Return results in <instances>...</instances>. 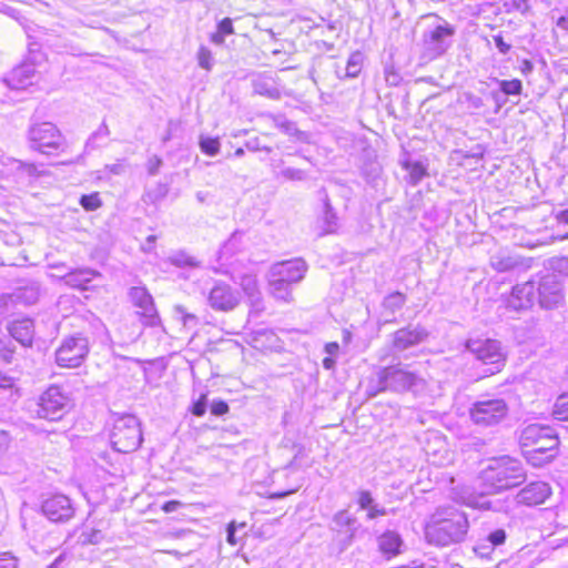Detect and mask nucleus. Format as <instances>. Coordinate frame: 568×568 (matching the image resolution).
Instances as JSON below:
<instances>
[{
    "label": "nucleus",
    "mask_w": 568,
    "mask_h": 568,
    "mask_svg": "<svg viewBox=\"0 0 568 568\" xmlns=\"http://www.w3.org/2000/svg\"><path fill=\"white\" fill-rule=\"evenodd\" d=\"M551 494L545 481H532L520 489L514 497L517 505L536 506L542 504Z\"/></svg>",
    "instance_id": "nucleus-18"
},
{
    "label": "nucleus",
    "mask_w": 568,
    "mask_h": 568,
    "mask_svg": "<svg viewBox=\"0 0 568 568\" xmlns=\"http://www.w3.org/2000/svg\"><path fill=\"white\" fill-rule=\"evenodd\" d=\"M243 290L246 292V294L251 297H254L258 294L256 281L255 278L248 276L243 280Z\"/></svg>",
    "instance_id": "nucleus-45"
},
{
    "label": "nucleus",
    "mask_w": 568,
    "mask_h": 568,
    "mask_svg": "<svg viewBox=\"0 0 568 568\" xmlns=\"http://www.w3.org/2000/svg\"><path fill=\"white\" fill-rule=\"evenodd\" d=\"M493 40L500 53L506 54L509 52L511 45L504 41L501 34L494 36Z\"/></svg>",
    "instance_id": "nucleus-52"
},
{
    "label": "nucleus",
    "mask_w": 568,
    "mask_h": 568,
    "mask_svg": "<svg viewBox=\"0 0 568 568\" xmlns=\"http://www.w3.org/2000/svg\"><path fill=\"white\" fill-rule=\"evenodd\" d=\"M200 148L203 153L214 156L220 152V141L214 138H202L200 141Z\"/></svg>",
    "instance_id": "nucleus-38"
},
{
    "label": "nucleus",
    "mask_w": 568,
    "mask_h": 568,
    "mask_svg": "<svg viewBox=\"0 0 568 568\" xmlns=\"http://www.w3.org/2000/svg\"><path fill=\"white\" fill-rule=\"evenodd\" d=\"M41 509L43 515L53 523H65L74 516L71 499L62 494H55L44 499Z\"/></svg>",
    "instance_id": "nucleus-14"
},
{
    "label": "nucleus",
    "mask_w": 568,
    "mask_h": 568,
    "mask_svg": "<svg viewBox=\"0 0 568 568\" xmlns=\"http://www.w3.org/2000/svg\"><path fill=\"white\" fill-rule=\"evenodd\" d=\"M253 90L256 94L266 97L272 100L281 98V91L276 87L273 78L266 75H258L253 80Z\"/></svg>",
    "instance_id": "nucleus-23"
},
{
    "label": "nucleus",
    "mask_w": 568,
    "mask_h": 568,
    "mask_svg": "<svg viewBox=\"0 0 568 568\" xmlns=\"http://www.w3.org/2000/svg\"><path fill=\"white\" fill-rule=\"evenodd\" d=\"M70 407L69 395L58 385H51L40 396L37 415L51 422L60 420Z\"/></svg>",
    "instance_id": "nucleus-9"
},
{
    "label": "nucleus",
    "mask_w": 568,
    "mask_h": 568,
    "mask_svg": "<svg viewBox=\"0 0 568 568\" xmlns=\"http://www.w3.org/2000/svg\"><path fill=\"white\" fill-rule=\"evenodd\" d=\"M467 349L473 353L484 365L487 375H494L501 369L505 363V354L500 343L496 339H469L466 343Z\"/></svg>",
    "instance_id": "nucleus-10"
},
{
    "label": "nucleus",
    "mask_w": 568,
    "mask_h": 568,
    "mask_svg": "<svg viewBox=\"0 0 568 568\" xmlns=\"http://www.w3.org/2000/svg\"><path fill=\"white\" fill-rule=\"evenodd\" d=\"M357 503L359 508L367 511L368 519H375L379 516H385L387 510L375 503L368 490H359Z\"/></svg>",
    "instance_id": "nucleus-24"
},
{
    "label": "nucleus",
    "mask_w": 568,
    "mask_h": 568,
    "mask_svg": "<svg viewBox=\"0 0 568 568\" xmlns=\"http://www.w3.org/2000/svg\"><path fill=\"white\" fill-rule=\"evenodd\" d=\"M197 61L201 68L211 70L213 64L212 52L207 48L201 47L197 52Z\"/></svg>",
    "instance_id": "nucleus-40"
},
{
    "label": "nucleus",
    "mask_w": 568,
    "mask_h": 568,
    "mask_svg": "<svg viewBox=\"0 0 568 568\" xmlns=\"http://www.w3.org/2000/svg\"><path fill=\"white\" fill-rule=\"evenodd\" d=\"M89 354V341L82 334L63 338L55 351V362L60 367H79Z\"/></svg>",
    "instance_id": "nucleus-11"
},
{
    "label": "nucleus",
    "mask_w": 568,
    "mask_h": 568,
    "mask_svg": "<svg viewBox=\"0 0 568 568\" xmlns=\"http://www.w3.org/2000/svg\"><path fill=\"white\" fill-rule=\"evenodd\" d=\"M334 523L339 527L351 526L355 523V518H353L346 510H342L334 516Z\"/></svg>",
    "instance_id": "nucleus-44"
},
{
    "label": "nucleus",
    "mask_w": 568,
    "mask_h": 568,
    "mask_svg": "<svg viewBox=\"0 0 568 568\" xmlns=\"http://www.w3.org/2000/svg\"><path fill=\"white\" fill-rule=\"evenodd\" d=\"M80 204L85 211H94L102 205L99 193L94 192L91 194L82 195Z\"/></svg>",
    "instance_id": "nucleus-39"
},
{
    "label": "nucleus",
    "mask_w": 568,
    "mask_h": 568,
    "mask_svg": "<svg viewBox=\"0 0 568 568\" xmlns=\"http://www.w3.org/2000/svg\"><path fill=\"white\" fill-rule=\"evenodd\" d=\"M0 568H19V559L11 552H0Z\"/></svg>",
    "instance_id": "nucleus-43"
},
{
    "label": "nucleus",
    "mask_w": 568,
    "mask_h": 568,
    "mask_svg": "<svg viewBox=\"0 0 568 568\" xmlns=\"http://www.w3.org/2000/svg\"><path fill=\"white\" fill-rule=\"evenodd\" d=\"M536 283L527 281L513 287L507 306L515 311H524L532 307L536 301Z\"/></svg>",
    "instance_id": "nucleus-17"
},
{
    "label": "nucleus",
    "mask_w": 568,
    "mask_h": 568,
    "mask_svg": "<svg viewBox=\"0 0 568 568\" xmlns=\"http://www.w3.org/2000/svg\"><path fill=\"white\" fill-rule=\"evenodd\" d=\"M428 336L427 331L417 325L408 326L396 331L393 334L392 345L396 352H404L409 347L416 346L424 342Z\"/></svg>",
    "instance_id": "nucleus-19"
},
{
    "label": "nucleus",
    "mask_w": 568,
    "mask_h": 568,
    "mask_svg": "<svg viewBox=\"0 0 568 568\" xmlns=\"http://www.w3.org/2000/svg\"><path fill=\"white\" fill-rule=\"evenodd\" d=\"M339 351V345L336 342H331L325 345V352L331 356L337 355Z\"/></svg>",
    "instance_id": "nucleus-56"
},
{
    "label": "nucleus",
    "mask_w": 568,
    "mask_h": 568,
    "mask_svg": "<svg viewBox=\"0 0 568 568\" xmlns=\"http://www.w3.org/2000/svg\"><path fill=\"white\" fill-rule=\"evenodd\" d=\"M518 260L508 253L500 251L490 257V265L497 272H507L518 266Z\"/></svg>",
    "instance_id": "nucleus-28"
},
{
    "label": "nucleus",
    "mask_w": 568,
    "mask_h": 568,
    "mask_svg": "<svg viewBox=\"0 0 568 568\" xmlns=\"http://www.w3.org/2000/svg\"><path fill=\"white\" fill-rule=\"evenodd\" d=\"M278 178H282L286 181L300 182V181H305L307 179V173L301 169L287 166V168H283L278 172Z\"/></svg>",
    "instance_id": "nucleus-36"
},
{
    "label": "nucleus",
    "mask_w": 568,
    "mask_h": 568,
    "mask_svg": "<svg viewBox=\"0 0 568 568\" xmlns=\"http://www.w3.org/2000/svg\"><path fill=\"white\" fill-rule=\"evenodd\" d=\"M245 148L247 150H250V151H253V152L258 151V150H263V151H266L267 153H270L272 151L271 148H268V146L261 148L258 145L257 141H247L245 143Z\"/></svg>",
    "instance_id": "nucleus-55"
},
{
    "label": "nucleus",
    "mask_w": 568,
    "mask_h": 568,
    "mask_svg": "<svg viewBox=\"0 0 568 568\" xmlns=\"http://www.w3.org/2000/svg\"><path fill=\"white\" fill-rule=\"evenodd\" d=\"M455 33V27L445 20L430 26L423 34L425 57L434 60L445 54L453 44Z\"/></svg>",
    "instance_id": "nucleus-8"
},
{
    "label": "nucleus",
    "mask_w": 568,
    "mask_h": 568,
    "mask_svg": "<svg viewBox=\"0 0 568 568\" xmlns=\"http://www.w3.org/2000/svg\"><path fill=\"white\" fill-rule=\"evenodd\" d=\"M406 302V297L400 292H394L387 295L383 301V307L392 315L399 311Z\"/></svg>",
    "instance_id": "nucleus-31"
},
{
    "label": "nucleus",
    "mask_w": 568,
    "mask_h": 568,
    "mask_svg": "<svg viewBox=\"0 0 568 568\" xmlns=\"http://www.w3.org/2000/svg\"><path fill=\"white\" fill-rule=\"evenodd\" d=\"M181 505L182 504L178 500H169L163 504L162 510L165 513H173V511L178 510L181 507Z\"/></svg>",
    "instance_id": "nucleus-53"
},
{
    "label": "nucleus",
    "mask_w": 568,
    "mask_h": 568,
    "mask_svg": "<svg viewBox=\"0 0 568 568\" xmlns=\"http://www.w3.org/2000/svg\"><path fill=\"white\" fill-rule=\"evenodd\" d=\"M217 31H220L224 37L233 34V22L230 18H224L222 21L217 24Z\"/></svg>",
    "instance_id": "nucleus-47"
},
{
    "label": "nucleus",
    "mask_w": 568,
    "mask_h": 568,
    "mask_svg": "<svg viewBox=\"0 0 568 568\" xmlns=\"http://www.w3.org/2000/svg\"><path fill=\"white\" fill-rule=\"evenodd\" d=\"M557 27L568 32V17H560L557 21Z\"/></svg>",
    "instance_id": "nucleus-62"
},
{
    "label": "nucleus",
    "mask_w": 568,
    "mask_h": 568,
    "mask_svg": "<svg viewBox=\"0 0 568 568\" xmlns=\"http://www.w3.org/2000/svg\"><path fill=\"white\" fill-rule=\"evenodd\" d=\"M480 478L488 493H493L520 485L526 475L519 460L503 456L490 460L481 470Z\"/></svg>",
    "instance_id": "nucleus-2"
},
{
    "label": "nucleus",
    "mask_w": 568,
    "mask_h": 568,
    "mask_svg": "<svg viewBox=\"0 0 568 568\" xmlns=\"http://www.w3.org/2000/svg\"><path fill=\"white\" fill-rule=\"evenodd\" d=\"M519 443L525 454H546L556 449L558 438L549 426L530 424L520 432Z\"/></svg>",
    "instance_id": "nucleus-6"
},
{
    "label": "nucleus",
    "mask_w": 568,
    "mask_h": 568,
    "mask_svg": "<svg viewBox=\"0 0 568 568\" xmlns=\"http://www.w3.org/2000/svg\"><path fill=\"white\" fill-rule=\"evenodd\" d=\"M18 169L26 172L29 176H37L40 174L38 166L34 163L18 162Z\"/></svg>",
    "instance_id": "nucleus-49"
},
{
    "label": "nucleus",
    "mask_w": 568,
    "mask_h": 568,
    "mask_svg": "<svg viewBox=\"0 0 568 568\" xmlns=\"http://www.w3.org/2000/svg\"><path fill=\"white\" fill-rule=\"evenodd\" d=\"M98 275V272L91 270V268H81L73 272L68 273L64 276V281L68 285L85 290L88 283L91 282V280Z\"/></svg>",
    "instance_id": "nucleus-25"
},
{
    "label": "nucleus",
    "mask_w": 568,
    "mask_h": 568,
    "mask_svg": "<svg viewBox=\"0 0 568 568\" xmlns=\"http://www.w3.org/2000/svg\"><path fill=\"white\" fill-rule=\"evenodd\" d=\"M404 168L408 171V179L413 185H416L425 176L426 170L420 162H405Z\"/></svg>",
    "instance_id": "nucleus-32"
},
{
    "label": "nucleus",
    "mask_w": 568,
    "mask_h": 568,
    "mask_svg": "<svg viewBox=\"0 0 568 568\" xmlns=\"http://www.w3.org/2000/svg\"><path fill=\"white\" fill-rule=\"evenodd\" d=\"M363 60H364V57L359 51L353 52L347 60V64L345 67V73L341 74L338 71H336L337 77L341 79L356 78L362 70Z\"/></svg>",
    "instance_id": "nucleus-29"
},
{
    "label": "nucleus",
    "mask_w": 568,
    "mask_h": 568,
    "mask_svg": "<svg viewBox=\"0 0 568 568\" xmlns=\"http://www.w3.org/2000/svg\"><path fill=\"white\" fill-rule=\"evenodd\" d=\"M500 91L506 95H520L523 91V83L518 79L513 80H497Z\"/></svg>",
    "instance_id": "nucleus-35"
},
{
    "label": "nucleus",
    "mask_w": 568,
    "mask_h": 568,
    "mask_svg": "<svg viewBox=\"0 0 568 568\" xmlns=\"http://www.w3.org/2000/svg\"><path fill=\"white\" fill-rule=\"evenodd\" d=\"M423 379L415 373L405 369L400 365L381 367L376 372V385L374 381L369 384V395L375 396L381 392H405L418 387Z\"/></svg>",
    "instance_id": "nucleus-3"
},
{
    "label": "nucleus",
    "mask_w": 568,
    "mask_h": 568,
    "mask_svg": "<svg viewBox=\"0 0 568 568\" xmlns=\"http://www.w3.org/2000/svg\"><path fill=\"white\" fill-rule=\"evenodd\" d=\"M506 538L507 534L505 529L498 528L488 534L487 541H489L491 546L497 547L503 545L506 541Z\"/></svg>",
    "instance_id": "nucleus-42"
},
{
    "label": "nucleus",
    "mask_w": 568,
    "mask_h": 568,
    "mask_svg": "<svg viewBox=\"0 0 568 568\" xmlns=\"http://www.w3.org/2000/svg\"><path fill=\"white\" fill-rule=\"evenodd\" d=\"M556 268L560 273H565L566 275H568V257H561L560 260H558Z\"/></svg>",
    "instance_id": "nucleus-59"
},
{
    "label": "nucleus",
    "mask_w": 568,
    "mask_h": 568,
    "mask_svg": "<svg viewBox=\"0 0 568 568\" xmlns=\"http://www.w3.org/2000/svg\"><path fill=\"white\" fill-rule=\"evenodd\" d=\"M552 415L558 420H568V393L557 397L552 407Z\"/></svg>",
    "instance_id": "nucleus-33"
},
{
    "label": "nucleus",
    "mask_w": 568,
    "mask_h": 568,
    "mask_svg": "<svg viewBox=\"0 0 568 568\" xmlns=\"http://www.w3.org/2000/svg\"><path fill=\"white\" fill-rule=\"evenodd\" d=\"M104 536L100 529L94 528H85L81 535L80 539L82 544L85 545H97L103 540Z\"/></svg>",
    "instance_id": "nucleus-37"
},
{
    "label": "nucleus",
    "mask_w": 568,
    "mask_h": 568,
    "mask_svg": "<svg viewBox=\"0 0 568 568\" xmlns=\"http://www.w3.org/2000/svg\"><path fill=\"white\" fill-rule=\"evenodd\" d=\"M560 220L565 223H568V209L567 210H564L561 213H560Z\"/></svg>",
    "instance_id": "nucleus-64"
},
{
    "label": "nucleus",
    "mask_w": 568,
    "mask_h": 568,
    "mask_svg": "<svg viewBox=\"0 0 568 568\" xmlns=\"http://www.w3.org/2000/svg\"><path fill=\"white\" fill-rule=\"evenodd\" d=\"M110 440L112 447L123 454L136 450L142 440V430L139 419L134 415H122L113 423Z\"/></svg>",
    "instance_id": "nucleus-4"
},
{
    "label": "nucleus",
    "mask_w": 568,
    "mask_h": 568,
    "mask_svg": "<svg viewBox=\"0 0 568 568\" xmlns=\"http://www.w3.org/2000/svg\"><path fill=\"white\" fill-rule=\"evenodd\" d=\"M268 285L271 294L281 301L288 302L291 300L292 284L282 281L276 282L274 276L268 274Z\"/></svg>",
    "instance_id": "nucleus-30"
},
{
    "label": "nucleus",
    "mask_w": 568,
    "mask_h": 568,
    "mask_svg": "<svg viewBox=\"0 0 568 568\" xmlns=\"http://www.w3.org/2000/svg\"><path fill=\"white\" fill-rule=\"evenodd\" d=\"M131 303L140 310L139 314L144 318V324L155 326L159 316L154 307L153 298L145 287L133 286L129 290Z\"/></svg>",
    "instance_id": "nucleus-15"
},
{
    "label": "nucleus",
    "mask_w": 568,
    "mask_h": 568,
    "mask_svg": "<svg viewBox=\"0 0 568 568\" xmlns=\"http://www.w3.org/2000/svg\"><path fill=\"white\" fill-rule=\"evenodd\" d=\"M34 78L36 69L33 64L24 62L14 68L4 81L9 88L14 90H22L28 85H31Z\"/></svg>",
    "instance_id": "nucleus-20"
},
{
    "label": "nucleus",
    "mask_w": 568,
    "mask_h": 568,
    "mask_svg": "<svg viewBox=\"0 0 568 568\" xmlns=\"http://www.w3.org/2000/svg\"><path fill=\"white\" fill-rule=\"evenodd\" d=\"M206 412V398L205 395L201 396V398L194 403L192 413L195 416H203Z\"/></svg>",
    "instance_id": "nucleus-51"
},
{
    "label": "nucleus",
    "mask_w": 568,
    "mask_h": 568,
    "mask_svg": "<svg viewBox=\"0 0 568 568\" xmlns=\"http://www.w3.org/2000/svg\"><path fill=\"white\" fill-rule=\"evenodd\" d=\"M538 301L542 308L552 310L564 302L562 284L554 274H547L536 285Z\"/></svg>",
    "instance_id": "nucleus-12"
},
{
    "label": "nucleus",
    "mask_w": 568,
    "mask_h": 568,
    "mask_svg": "<svg viewBox=\"0 0 568 568\" xmlns=\"http://www.w3.org/2000/svg\"><path fill=\"white\" fill-rule=\"evenodd\" d=\"M377 545L379 551L389 559L402 552L404 541L398 532L387 530L377 538Z\"/></svg>",
    "instance_id": "nucleus-21"
},
{
    "label": "nucleus",
    "mask_w": 568,
    "mask_h": 568,
    "mask_svg": "<svg viewBox=\"0 0 568 568\" xmlns=\"http://www.w3.org/2000/svg\"><path fill=\"white\" fill-rule=\"evenodd\" d=\"M171 262H172V264H174L176 266H196L197 265V262L195 261L194 257H192L183 252L174 254L171 257Z\"/></svg>",
    "instance_id": "nucleus-41"
},
{
    "label": "nucleus",
    "mask_w": 568,
    "mask_h": 568,
    "mask_svg": "<svg viewBox=\"0 0 568 568\" xmlns=\"http://www.w3.org/2000/svg\"><path fill=\"white\" fill-rule=\"evenodd\" d=\"M306 270V263L301 258H295L275 263L268 274L274 276L276 282L282 281L293 285L304 277Z\"/></svg>",
    "instance_id": "nucleus-16"
},
{
    "label": "nucleus",
    "mask_w": 568,
    "mask_h": 568,
    "mask_svg": "<svg viewBox=\"0 0 568 568\" xmlns=\"http://www.w3.org/2000/svg\"><path fill=\"white\" fill-rule=\"evenodd\" d=\"M229 412V405L223 400H214L211 405V413L215 416H222Z\"/></svg>",
    "instance_id": "nucleus-48"
},
{
    "label": "nucleus",
    "mask_w": 568,
    "mask_h": 568,
    "mask_svg": "<svg viewBox=\"0 0 568 568\" xmlns=\"http://www.w3.org/2000/svg\"><path fill=\"white\" fill-rule=\"evenodd\" d=\"M459 102L470 112H476L485 105L484 100L479 95L468 91L460 95Z\"/></svg>",
    "instance_id": "nucleus-34"
},
{
    "label": "nucleus",
    "mask_w": 568,
    "mask_h": 568,
    "mask_svg": "<svg viewBox=\"0 0 568 568\" xmlns=\"http://www.w3.org/2000/svg\"><path fill=\"white\" fill-rule=\"evenodd\" d=\"M469 528L465 513L448 508L437 511L430 524L426 526V538L430 544L448 546L465 539Z\"/></svg>",
    "instance_id": "nucleus-1"
},
{
    "label": "nucleus",
    "mask_w": 568,
    "mask_h": 568,
    "mask_svg": "<svg viewBox=\"0 0 568 568\" xmlns=\"http://www.w3.org/2000/svg\"><path fill=\"white\" fill-rule=\"evenodd\" d=\"M162 165V160L158 155H153L148 161V171L149 174L155 175L159 172V169Z\"/></svg>",
    "instance_id": "nucleus-50"
},
{
    "label": "nucleus",
    "mask_w": 568,
    "mask_h": 568,
    "mask_svg": "<svg viewBox=\"0 0 568 568\" xmlns=\"http://www.w3.org/2000/svg\"><path fill=\"white\" fill-rule=\"evenodd\" d=\"M227 542L231 545H236L235 524L234 523H231L227 526Z\"/></svg>",
    "instance_id": "nucleus-58"
},
{
    "label": "nucleus",
    "mask_w": 568,
    "mask_h": 568,
    "mask_svg": "<svg viewBox=\"0 0 568 568\" xmlns=\"http://www.w3.org/2000/svg\"><path fill=\"white\" fill-rule=\"evenodd\" d=\"M508 414V405L503 398L483 396L469 408L471 422L479 427L498 425Z\"/></svg>",
    "instance_id": "nucleus-7"
},
{
    "label": "nucleus",
    "mask_w": 568,
    "mask_h": 568,
    "mask_svg": "<svg viewBox=\"0 0 568 568\" xmlns=\"http://www.w3.org/2000/svg\"><path fill=\"white\" fill-rule=\"evenodd\" d=\"M10 335L23 346H30L33 341L34 326L30 318H22L10 323Z\"/></svg>",
    "instance_id": "nucleus-22"
},
{
    "label": "nucleus",
    "mask_w": 568,
    "mask_h": 568,
    "mask_svg": "<svg viewBox=\"0 0 568 568\" xmlns=\"http://www.w3.org/2000/svg\"><path fill=\"white\" fill-rule=\"evenodd\" d=\"M124 169H125V165L123 162H118V163H114L111 165H105V170H108L109 172L116 174V175L122 174L124 172Z\"/></svg>",
    "instance_id": "nucleus-54"
},
{
    "label": "nucleus",
    "mask_w": 568,
    "mask_h": 568,
    "mask_svg": "<svg viewBox=\"0 0 568 568\" xmlns=\"http://www.w3.org/2000/svg\"><path fill=\"white\" fill-rule=\"evenodd\" d=\"M276 126L285 132L286 134L293 135L297 132V129L295 124L288 120L285 119H278L276 120Z\"/></svg>",
    "instance_id": "nucleus-46"
},
{
    "label": "nucleus",
    "mask_w": 568,
    "mask_h": 568,
    "mask_svg": "<svg viewBox=\"0 0 568 568\" xmlns=\"http://www.w3.org/2000/svg\"><path fill=\"white\" fill-rule=\"evenodd\" d=\"M209 305L221 312L234 310L240 303V293L225 282H215L209 291Z\"/></svg>",
    "instance_id": "nucleus-13"
},
{
    "label": "nucleus",
    "mask_w": 568,
    "mask_h": 568,
    "mask_svg": "<svg viewBox=\"0 0 568 568\" xmlns=\"http://www.w3.org/2000/svg\"><path fill=\"white\" fill-rule=\"evenodd\" d=\"M19 397L20 394L16 387L13 378L0 371V400L4 403H14Z\"/></svg>",
    "instance_id": "nucleus-26"
},
{
    "label": "nucleus",
    "mask_w": 568,
    "mask_h": 568,
    "mask_svg": "<svg viewBox=\"0 0 568 568\" xmlns=\"http://www.w3.org/2000/svg\"><path fill=\"white\" fill-rule=\"evenodd\" d=\"M337 221H338L337 215H336L335 211L333 210V207L329 203V200L326 196L324 200L323 216L321 219L322 234L334 233L338 225Z\"/></svg>",
    "instance_id": "nucleus-27"
},
{
    "label": "nucleus",
    "mask_w": 568,
    "mask_h": 568,
    "mask_svg": "<svg viewBox=\"0 0 568 568\" xmlns=\"http://www.w3.org/2000/svg\"><path fill=\"white\" fill-rule=\"evenodd\" d=\"M110 133L109 128L105 123H102L101 126L92 134L90 140H94L99 136H108Z\"/></svg>",
    "instance_id": "nucleus-57"
},
{
    "label": "nucleus",
    "mask_w": 568,
    "mask_h": 568,
    "mask_svg": "<svg viewBox=\"0 0 568 568\" xmlns=\"http://www.w3.org/2000/svg\"><path fill=\"white\" fill-rule=\"evenodd\" d=\"M224 40H225V37L220 31H216L215 33H213L211 36V41L214 44L221 45L224 43Z\"/></svg>",
    "instance_id": "nucleus-60"
},
{
    "label": "nucleus",
    "mask_w": 568,
    "mask_h": 568,
    "mask_svg": "<svg viewBox=\"0 0 568 568\" xmlns=\"http://www.w3.org/2000/svg\"><path fill=\"white\" fill-rule=\"evenodd\" d=\"M335 364H336L335 359L331 356L325 357L323 359V366L325 369H333L335 367Z\"/></svg>",
    "instance_id": "nucleus-61"
},
{
    "label": "nucleus",
    "mask_w": 568,
    "mask_h": 568,
    "mask_svg": "<svg viewBox=\"0 0 568 568\" xmlns=\"http://www.w3.org/2000/svg\"><path fill=\"white\" fill-rule=\"evenodd\" d=\"M236 241V234H233L232 237L224 244L222 252L225 253Z\"/></svg>",
    "instance_id": "nucleus-63"
},
{
    "label": "nucleus",
    "mask_w": 568,
    "mask_h": 568,
    "mask_svg": "<svg viewBox=\"0 0 568 568\" xmlns=\"http://www.w3.org/2000/svg\"><path fill=\"white\" fill-rule=\"evenodd\" d=\"M27 139L30 149L42 154H53L63 151L65 139L52 122H39L28 129Z\"/></svg>",
    "instance_id": "nucleus-5"
}]
</instances>
